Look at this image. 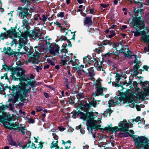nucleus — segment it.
Here are the masks:
<instances>
[{
	"instance_id": "obj_1",
	"label": "nucleus",
	"mask_w": 149,
	"mask_h": 149,
	"mask_svg": "<svg viewBox=\"0 0 149 149\" xmlns=\"http://www.w3.org/2000/svg\"><path fill=\"white\" fill-rule=\"evenodd\" d=\"M78 114L80 116V118L84 120H86L87 125L93 129L97 130L100 128L101 125H99L101 122L100 119L98 118L97 120H95L96 116L95 115L93 112H88L85 114L84 113L78 111Z\"/></svg>"
},
{
	"instance_id": "obj_2",
	"label": "nucleus",
	"mask_w": 149,
	"mask_h": 149,
	"mask_svg": "<svg viewBox=\"0 0 149 149\" xmlns=\"http://www.w3.org/2000/svg\"><path fill=\"white\" fill-rule=\"evenodd\" d=\"M20 77H21L18 78L21 82L19 84L20 85L14 86L13 88V91H16V95L18 97L22 98L26 97V94L29 92V89L27 88V85L23 81H26L29 80V79L24 74Z\"/></svg>"
},
{
	"instance_id": "obj_3",
	"label": "nucleus",
	"mask_w": 149,
	"mask_h": 149,
	"mask_svg": "<svg viewBox=\"0 0 149 149\" xmlns=\"http://www.w3.org/2000/svg\"><path fill=\"white\" fill-rule=\"evenodd\" d=\"M126 131H123L119 133L121 137H128L129 136H132L135 142V145L139 149H149V145L148 144L147 139L144 137H136L135 135H132Z\"/></svg>"
},
{
	"instance_id": "obj_4",
	"label": "nucleus",
	"mask_w": 149,
	"mask_h": 149,
	"mask_svg": "<svg viewBox=\"0 0 149 149\" xmlns=\"http://www.w3.org/2000/svg\"><path fill=\"white\" fill-rule=\"evenodd\" d=\"M142 10L139 8L133 9L134 14H131L132 17L131 23L133 28H148L145 26V22L141 17V12Z\"/></svg>"
},
{
	"instance_id": "obj_5",
	"label": "nucleus",
	"mask_w": 149,
	"mask_h": 149,
	"mask_svg": "<svg viewBox=\"0 0 149 149\" xmlns=\"http://www.w3.org/2000/svg\"><path fill=\"white\" fill-rule=\"evenodd\" d=\"M38 31V30H35V29H34L32 31L28 30L24 33H22L20 31V33H19L18 32L16 31L15 29H11L10 30L7 31V33L8 35L13 36L14 37H16L18 35H20L24 38V39L26 38V41H27V37L28 36L33 37L38 36L39 35Z\"/></svg>"
},
{
	"instance_id": "obj_6",
	"label": "nucleus",
	"mask_w": 149,
	"mask_h": 149,
	"mask_svg": "<svg viewBox=\"0 0 149 149\" xmlns=\"http://www.w3.org/2000/svg\"><path fill=\"white\" fill-rule=\"evenodd\" d=\"M144 29H134L132 30V33H134V36L135 37L138 36L140 35H142L141 40L144 42H146L148 43V48L145 47L144 49V52L146 53V52H149V34L148 37L146 34L147 33H148V30L146 29L144 30ZM149 55V53H148Z\"/></svg>"
},
{
	"instance_id": "obj_7",
	"label": "nucleus",
	"mask_w": 149,
	"mask_h": 149,
	"mask_svg": "<svg viewBox=\"0 0 149 149\" xmlns=\"http://www.w3.org/2000/svg\"><path fill=\"white\" fill-rule=\"evenodd\" d=\"M26 38H20L19 43L18 44L16 43V40L12 39L7 42L6 44L8 46H10L12 48V49L20 52L19 51L22 48V47L26 43Z\"/></svg>"
},
{
	"instance_id": "obj_8",
	"label": "nucleus",
	"mask_w": 149,
	"mask_h": 149,
	"mask_svg": "<svg viewBox=\"0 0 149 149\" xmlns=\"http://www.w3.org/2000/svg\"><path fill=\"white\" fill-rule=\"evenodd\" d=\"M26 4V6H19L18 7L17 10H20L19 15L24 16L26 17L28 15H30L29 12V7L30 5L32 3V1H31L29 0H27Z\"/></svg>"
},
{
	"instance_id": "obj_9",
	"label": "nucleus",
	"mask_w": 149,
	"mask_h": 149,
	"mask_svg": "<svg viewBox=\"0 0 149 149\" xmlns=\"http://www.w3.org/2000/svg\"><path fill=\"white\" fill-rule=\"evenodd\" d=\"M119 52L120 53H123L125 57H129L132 58H133V57L134 56L135 58L134 63H136V64H139L140 63V61H139L138 59L137 58L136 55L133 54L129 50L128 48L123 47L120 50Z\"/></svg>"
},
{
	"instance_id": "obj_10",
	"label": "nucleus",
	"mask_w": 149,
	"mask_h": 149,
	"mask_svg": "<svg viewBox=\"0 0 149 149\" xmlns=\"http://www.w3.org/2000/svg\"><path fill=\"white\" fill-rule=\"evenodd\" d=\"M10 126H12L15 127H16V128H14V130H16L17 129L18 130L22 133L23 134L25 135L26 138H28V137L29 138H30V136L31 135V133L30 132L27 131L25 129V127H21L19 126L17 124H16L15 123H13L11 124L10 125Z\"/></svg>"
},
{
	"instance_id": "obj_11",
	"label": "nucleus",
	"mask_w": 149,
	"mask_h": 149,
	"mask_svg": "<svg viewBox=\"0 0 149 149\" xmlns=\"http://www.w3.org/2000/svg\"><path fill=\"white\" fill-rule=\"evenodd\" d=\"M25 70L22 68H15L13 70V78L15 77V75L17 77H20L23 76L25 73ZM15 80H18L17 78H15Z\"/></svg>"
},
{
	"instance_id": "obj_12",
	"label": "nucleus",
	"mask_w": 149,
	"mask_h": 149,
	"mask_svg": "<svg viewBox=\"0 0 149 149\" xmlns=\"http://www.w3.org/2000/svg\"><path fill=\"white\" fill-rule=\"evenodd\" d=\"M100 85L101 84L99 82L96 84L95 85L96 91L93 93V95L95 96L102 95L104 91L105 90H106V88L102 87Z\"/></svg>"
},
{
	"instance_id": "obj_13",
	"label": "nucleus",
	"mask_w": 149,
	"mask_h": 149,
	"mask_svg": "<svg viewBox=\"0 0 149 149\" xmlns=\"http://www.w3.org/2000/svg\"><path fill=\"white\" fill-rule=\"evenodd\" d=\"M118 126L121 128L122 131H128L129 124L126 120L121 121L118 124Z\"/></svg>"
},
{
	"instance_id": "obj_14",
	"label": "nucleus",
	"mask_w": 149,
	"mask_h": 149,
	"mask_svg": "<svg viewBox=\"0 0 149 149\" xmlns=\"http://www.w3.org/2000/svg\"><path fill=\"white\" fill-rule=\"evenodd\" d=\"M8 143L10 145L12 146H18L19 147L22 146V142L21 141L15 142L12 138L11 136L9 135L8 139Z\"/></svg>"
},
{
	"instance_id": "obj_15",
	"label": "nucleus",
	"mask_w": 149,
	"mask_h": 149,
	"mask_svg": "<svg viewBox=\"0 0 149 149\" xmlns=\"http://www.w3.org/2000/svg\"><path fill=\"white\" fill-rule=\"evenodd\" d=\"M19 16L22 18L23 19L22 20V23L23 24L22 25L23 26V28H30L29 26V23L28 22V20L29 19L27 18L28 16L29 15H27L26 17L24 16H21V15H19L20 12L19 13Z\"/></svg>"
},
{
	"instance_id": "obj_16",
	"label": "nucleus",
	"mask_w": 149,
	"mask_h": 149,
	"mask_svg": "<svg viewBox=\"0 0 149 149\" xmlns=\"http://www.w3.org/2000/svg\"><path fill=\"white\" fill-rule=\"evenodd\" d=\"M59 47L56 45H55L53 47H50L49 49L50 53L54 56L58 55L59 53Z\"/></svg>"
},
{
	"instance_id": "obj_17",
	"label": "nucleus",
	"mask_w": 149,
	"mask_h": 149,
	"mask_svg": "<svg viewBox=\"0 0 149 149\" xmlns=\"http://www.w3.org/2000/svg\"><path fill=\"white\" fill-rule=\"evenodd\" d=\"M35 48V51L34 55L36 56H39L41 54L43 53L44 48L42 45L36 47Z\"/></svg>"
},
{
	"instance_id": "obj_18",
	"label": "nucleus",
	"mask_w": 149,
	"mask_h": 149,
	"mask_svg": "<svg viewBox=\"0 0 149 149\" xmlns=\"http://www.w3.org/2000/svg\"><path fill=\"white\" fill-rule=\"evenodd\" d=\"M92 17H86L84 20V25H86V26L88 27L93 25V22L92 20Z\"/></svg>"
},
{
	"instance_id": "obj_19",
	"label": "nucleus",
	"mask_w": 149,
	"mask_h": 149,
	"mask_svg": "<svg viewBox=\"0 0 149 149\" xmlns=\"http://www.w3.org/2000/svg\"><path fill=\"white\" fill-rule=\"evenodd\" d=\"M12 49L9 47L7 48L5 47L3 49V50L5 52L4 53L5 54H7L10 56H15L16 55L17 52L16 51H13Z\"/></svg>"
},
{
	"instance_id": "obj_20",
	"label": "nucleus",
	"mask_w": 149,
	"mask_h": 149,
	"mask_svg": "<svg viewBox=\"0 0 149 149\" xmlns=\"http://www.w3.org/2000/svg\"><path fill=\"white\" fill-rule=\"evenodd\" d=\"M25 146L28 149H35L36 148L35 144L31 143L30 141H29Z\"/></svg>"
},
{
	"instance_id": "obj_21",
	"label": "nucleus",
	"mask_w": 149,
	"mask_h": 149,
	"mask_svg": "<svg viewBox=\"0 0 149 149\" xmlns=\"http://www.w3.org/2000/svg\"><path fill=\"white\" fill-rule=\"evenodd\" d=\"M61 31L65 35H68L69 36L72 35L73 34V33L70 30L66 29H61Z\"/></svg>"
},
{
	"instance_id": "obj_22",
	"label": "nucleus",
	"mask_w": 149,
	"mask_h": 149,
	"mask_svg": "<svg viewBox=\"0 0 149 149\" xmlns=\"http://www.w3.org/2000/svg\"><path fill=\"white\" fill-rule=\"evenodd\" d=\"M58 140L53 141L51 144V148L52 149L55 148V149H59V146H58Z\"/></svg>"
},
{
	"instance_id": "obj_23",
	"label": "nucleus",
	"mask_w": 149,
	"mask_h": 149,
	"mask_svg": "<svg viewBox=\"0 0 149 149\" xmlns=\"http://www.w3.org/2000/svg\"><path fill=\"white\" fill-rule=\"evenodd\" d=\"M101 62H98L96 60H95V66L97 68V69L98 70H101L102 69V67Z\"/></svg>"
},
{
	"instance_id": "obj_24",
	"label": "nucleus",
	"mask_w": 149,
	"mask_h": 149,
	"mask_svg": "<svg viewBox=\"0 0 149 149\" xmlns=\"http://www.w3.org/2000/svg\"><path fill=\"white\" fill-rule=\"evenodd\" d=\"M116 101L117 100L116 99L109 100L108 102L109 106V107H114L118 103L116 102Z\"/></svg>"
},
{
	"instance_id": "obj_25",
	"label": "nucleus",
	"mask_w": 149,
	"mask_h": 149,
	"mask_svg": "<svg viewBox=\"0 0 149 149\" xmlns=\"http://www.w3.org/2000/svg\"><path fill=\"white\" fill-rule=\"evenodd\" d=\"M62 144H64L65 149H69L70 147V143L71 141H68L65 142L64 141L62 140Z\"/></svg>"
},
{
	"instance_id": "obj_26",
	"label": "nucleus",
	"mask_w": 149,
	"mask_h": 149,
	"mask_svg": "<svg viewBox=\"0 0 149 149\" xmlns=\"http://www.w3.org/2000/svg\"><path fill=\"white\" fill-rule=\"evenodd\" d=\"M64 49L61 50L60 52H59L58 56H59L62 57V58H65L66 57V53L64 51Z\"/></svg>"
},
{
	"instance_id": "obj_27",
	"label": "nucleus",
	"mask_w": 149,
	"mask_h": 149,
	"mask_svg": "<svg viewBox=\"0 0 149 149\" xmlns=\"http://www.w3.org/2000/svg\"><path fill=\"white\" fill-rule=\"evenodd\" d=\"M82 71H83L84 73L85 74H87L88 72V68H87V65H82Z\"/></svg>"
},
{
	"instance_id": "obj_28",
	"label": "nucleus",
	"mask_w": 149,
	"mask_h": 149,
	"mask_svg": "<svg viewBox=\"0 0 149 149\" xmlns=\"http://www.w3.org/2000/svg\"><path fill=\"white\" fill-rule=\"evenodd\" d=\"M97 45L99 46L98 48L101 52H103L105 49V47L104 45L102 44V42L97 43Z\"/></svg>"
},
{
	"instance_id": "obj_29",
	"label": "nucleus",
	"mask_w": 149,
	"mask_h": 149,
	"mask_svg": "<svg viewBox=\"0 0 149 149\" xmlns=\"http://www.w3.org/2000/svg\"><path fill=\"white\" fill-rule=\"evenodd\" d=\"M102 43L104 45H112V43L110 42V41L108 40H106L103 41Z\"/></svg>"
},
{
	"instance_id": "obj_30",
	"label": "nucleus",
	"mask_w": 149,
	"mask_h": 149,
	"mask_svg": "<svg viewBox=\"0 0 149 149\" xmlns=\"http://www.w3.org/2000/svg\"><path fill=\"white\" fill-rule=\"evenodd\" d=\"M110 34L109 35L108 37L109 38H111L114 37L115 35V33L113 31H110Z\"/></svg>"
},
{
	"instance_id": "obj_31",
	"label": "nucleus",
	"mask_w": 149,
	"mask_h": 149,
	"mask_svg": "<svg viewBox=\"0 0 149 149\" xmlns=\"http://www.w3.org/2000/svg\"><path fill=\"white\" fill-rule=\"evenodd\" d=\"M96 12V10L94 8H92L90 9L88 13L90 14L94 15V13H95Z\"/></svg>"
},
{
	"instance_id": "obj_32",
	"label": "nucleus",
	"mask_w": 149,
	"mask_h": 149,
	"mask_svg": "<svg viewBox=\"0 0 149 149\" xmlns=\"http://www.w3.org/2000/svg\"><path fill=\"white\" fill-rule=\"evenodd\" d=\"M65 84L67 89H68L70 88V84H69L68 79H65Z\"/></svg>"
},
{
	"instance_id": "obj_33",
	"label": "nucleus",
	"mask_w": 149,
	"mask_h": 149,
	"mask_svg": "<svg viewBox=\"0 0 149 149\" xmlns=\"http://www.w3.org/2000/svg\"><path fill=\"white\" fill-rule=\"evenodd\" d=\"M42 19L41 17H40L39 19L40 20H42L43 22H45L47 20V17H46L45 15H42Z\"/></svg>"
},
{
	"instance_id": "obj_34",
	"label": "nucleus",
	"mask_w": 149,
	"mask_h": 149,
	"mask_svg": "<svg viewBox=\"0 0 149 149\" xmlns=\"http://www.w3.org/2000/svg\"><path fill=\"white\" fill-rule=\"evenodd\" d=\"M60 64L61 65H64L67 64L66 61L62 59L60 62Z\"/></svg>"
},
{
	"instance_id": "obj_35",
	"label": "nucleus",
	"mask_w": 149,
	"mask_h": 149,
	"mask_svg": "<svg viewBox=\"0 0 149 149\" xmlns=\"http://www.w3.org/2000/svg\"><path fill=\"white\" fill-rule=\"evenodd\" d=\"M64 13L63 12H60V13H58L57 16L61 18L63 17L64 16Z\"/></svg>"
},
{
	"instance_id": "obj_36",
	"label": "nucleus",
	"mask_w": 149,
	"mask_h": 149,
	"mask_svg": "<svg viewBox=\"0 0 149 149\" xmlns=\"http://www.w3.org/2000/svg\"><path fill=\"white\" fill-rule=\"evenodd\" d=\"M88 73H89V76L92 77L91 79L92 80L93 78V76L95 75L94 72L88 71Z\"/></svg>"
},
{
	"instance_id": "obj_37",
	"label": "nucleus",
	"mask_w": 149,
	"mask_h": 149,
	"mask_svg": "<svg viewBox=\"0 0 149 149\" xmlns=\"http://www.w3.org/2000/svg\"><path fill=\"white\" fill-rule=\"evenodd\" d=\"M82 65H81L80 66H77L76 67H74L75 68V69L77 70V72H78V71H82Z\"/></svg>"
},
{
	"instance_id": "obj_38",
	"label": "nucleus",
	"mask_w": 149,
	"mask_h": 149,
	"mask_svg": "<svg viewBox=\"0 0 149 149\" xmlns=\"http://www.w3.org/2000/svg\"><path fill=\"white\" fill-rule=\"evenodd\" d=\"M70 63L74 67H76L78 65V64L75 61H74L72 60Z\"/></svg>"
},
{
	"instance_id": "obj_39",
	"label": "nucleus",
	"mask_w": 149,
	"mask_h": 149,
	"mask_svg": "<svg viewBox=\"0 0 149 149\" xmlns=\"http://www.w3.org/2000/svg\"><path fill=\"white\" fill-rule=\"evenodd\" d=\"M67 40L66 37L64 36H61L59 38V40L61 41H66Z\"/></svg>"
},
{
	"instance_id": "obj_40",
	"label": "nucleus",
	"mask_w": 149,
	"mask_h": 149,
	"mask_svg": "<svg viewBox=\"0 0 149 149\" xmlns=\"http://www.w3.org/2000/svg\"><path fill=\"white\" fill-rule=\"evenodd\" d=\"M100 6H102L103 8H105L106 7L109 6V4H106L102 3H101L100 4Z\"/></svg>"
},
{
	"instance_id": "obj_41",
	"label": "nucleus",
	"mask_w": 149,
	"mask_h": 149,
	"mask_svg": "<svg viewBox=\"0 0 149 149\" xmlns=\"http://www.w3.org/2000/svg\"><path fill=\"white\" fill-rule=\"evenodd\" d=\"M106 112L107 113H109V116H110L111 113L113 112V111L111 110L110 109H107Z\"/></svg>"
},
{
	"instance_id": "obj_42",
	"label": "nucleus",
	"mask_w": 149,
	"mask_h": 149,
	"mask_svg": "<svg viewBox=\"0 0 149 149\" xmlns=\"http://www.w3.org/2000/svg\"><path fill=\"white\" fill-rule=\"evenodd\" d=\"M96 101H92L90 103V104L93 105L94 107H95L96 105Z\"/></svg>"
},
{
	"instance_id": "obj_43",
	"label": "nucleus",
	"mask_w": 149,
	"mask_h": 149,
	"mask_svg": "<svg viewBox=\"0 0 149 149\" xmlns=\"http://www.w3.org/2000/svg\"><path fill=\"white\" fill-rule=\"evenodd\" d=\"M112 130H114V131H122L120 128H119L117 127H112Z\"/></svg>"
},
{
	"instance_id": "obj_44",
	"label": "nucleus",
	"mask_w": 149,
	"mask_h": 149,
	"mask_svg": "<svg viewBox=\"0 0 149 149\" xmlns=\"http://www.w3.org/2000/svg\"><path fill=\"white\" fill-rule=\"evenodd\" d=\"M104 130H105L110 131L111 130H112V127H105L104 128Z\"/></svg>"
},
{
	"instance_id": "obj_45",
	"label": "nucleus",
	"mask_w": 149,
	"mask_h": 149,
	"mask_svg": "<svg viewBox=\"0 0 149 149\" xmlns=\"http://www.w3.org/2000/svg\"><path fill=\"white\" fill-rule=\"evenodd\" d=\"M146 22L149 25V12L146 14Z\"/></svg>"
},
{
	"instance_id": "obj_46",
	"label": "nucleus",
	"mask_w": 149,
	"mask_h": 149,
	"mask_svg": "<svg viewBox=\"0 0 149 149\" xmlns=\"http://www.w3.org/2000/svg\"><path fill=\"white\" fill-rule=\"evenodd\" d=\"M94 52L97 54H99L101 52L98 47L97 48H96L95 49H94Z\"/></svg>"
},
{
	"instance_id": "obj_47",
	"label": "nucleus",
	"mask_w": 149,
	"mask_h": 149,
	"mask_svg": "<svg viewBox=\"0 0 149 149\" xmlns=\"http://www.w3.org/2000/svg\"><path fill=\"white\" fill-rule=\"evenodd\" d=\"M84 61L85 62H87L88 63L90 61V58L88 57L84 58L83 59Z\"/></svg>"
},
{
	"instance_id": "obj_48",
	"label": "nucleus",
	"mask_w": 149,
	"mask_h": 149,
	"mask_svg": "<svg viewBox=\"0 0 149 149\" xmlns=\"http://www.w3.org/2000/svg\"><path fill=\"white\" fill-rule=\"evenodd\" d=\"M53 136L56 141L58 140V136L55 133H53Z\"/></svg>"
},
{
	"instance_id": "obj_49",
	"label": "nucleus",
	"mask_w": 149,
	"mask_h": 149,
	"mask_svg": "<svg viewBox=\"0 0 149 149\" xmlns=\"http://www.w3.org/2000/svg\"><path fill=\"white\" fill-rule=\"evenodd\" d=\"M116 75L117 78L116 79V81L118 82L120 79V75L119 74H117Z\"/></svg>"
},
{
	"instance_id": "obj_50",
	"label": "nucleus",
	"mask_w": 149,
	"mask_h": 149,
	"mask_svg": "<svg viewBox=\"0 0 149 149\" xmlns=\"http://www.w3.org/2000/svg\"><path fill=\"white\" fill-rule=\"evenodd\" d=\"M54 24H56V25L58 27L60 28H63L61 26V24L59 23L58 22H56L54 23ZM63 28H65V27H63Z\"/></svg>"
},
{
	"instance_id": "obj_51",
	"label": "nucleus",
	"mask_w": 149,
	"mask_h": 149,
	"mask_svg": "<svg viewBox=\"0 0 149 149\" xmlns=\"http://www.w3.org/2000/svg\"><path fill=\"white\" fill-rule=\"evenodd\" d=\"M138 64H136V65H134V70H137L139 69V66Z\"/></svg>"
},
{
	"instance_id": "obj_52",
	"label": "nucleus",
	"mask_w": 149,
	"mask_h": 149,
	"mask_svg": "<svg viewBox=\"0 0 149 149\" xmlns=\"http://www.w3.org/2000/svg\"><path fill=\"white\" fill-rule=\"evenodd\" d=\"M113 54L115 55V53L112 54V53H108L105 55V56L106 57H108L109 56H111V55Z\"/></svg>"
},
{
	"instance_id": "obj_53",
	"label": "nucleus",
	"mask_w": 149,
	"mask_h": 149,
	"mask_svg": "<svg viewBox=\"0 0 149 149\" xmlns=\"http://www.w3.org/2000/svg\"><path fill=\"white\" fill-rule=\"evenodd\" d=\"M128 102H131L132 103L131 105V107H134V102H133V100L132 99H130L129 100V101H128Z\"/></svg>"
},
{
	"instance_id": "obj_54",
	"label": "nucleus",
	"mask_w": 149,
	"mask_h": 149,
	"mask_svg": "<svg viewBox=\"0 0 149 149\" xmlns=\"http://www.w3.org/2000/svg\"><path fill=\"white\" fill-rule=\"evenodd\" d=\"M66 60L67 61H69L70 63L71 62V61H72V58H70L69 56H66L65 58Z\"/></svg>"
},
{
	"instance_id": "obj_55",
	"label": "nucleus",
	"mask_w": 149,
	"mask_h": 149,
	"mask_svg": "<svg viewBox=\"0 0 149 149\" xmlns=\"http://www.w3.org/2000/svg\"><path fill=\"white\" fill-rule=\"evenodd\" d=\"M43 143H41L39 144V146L38 147V149H42L43 146L42 145Z\"/></svg>"
},
{
	"instance_id": "obj_56",
	"label": "nucleus",
	"mask_w": 149,
	"mask_h": 149,
	"mask_svg": "<svg viewBox=\"0 0 149 149\" xmlns=\"http://www.w3.org/2000/svg\"><path fill=\"white\" fill-rule=\"evenodd\" d=\"M4 9L2 8V5H1V7L0 8V12H1V14H2L4 11Z\"/></svg>"
},
{
	"instance_id": "obj_57",
	"label": "nucleus",
	"mask_w": 149,
	"mask_h": 149,
	"mask_svg": "<svg viewBox=\"0 0 149 149\" xmlns=\"http://www.w3.org/2000/svg\"><path fill=\"white\" fill-rule=\"evenodd\" d=\"M123 84L124 85H126V86H128L130 84L129 83H127L126 81H125L124 82H123Z\"/></svg>"
},
{
	"instance_id": "obj_58",
	"label": "nucleus",
	"mask_w": 149,
	"mask_h": 149,
	"mask_svg": "<svg viewBox=\"0 0 149 149\" xmlns=\"http://www.w3.org/2000/svg\"><path fill=\"white\" fill-rule=\"evenodd\" d=\"M28 120L29 123H34L35 121L32 118H29L28 119Z\"/></svg>"
},
{
	"instance_id": "obj_59",
	"label": "nucleus",
	"mask_w": 149,
	"mask_h": 149,
	"mask_svg": "<svg viewBox=\"0 0 149 149\" xmlns=\"http://www.w3.org/2000/svg\"><path fill=\"white\" fill-rule=\"evenodd\" d=\"M77 73L78 75L80 76L83 75V72L82 71H78V72H77Z\"/></svg>"
},
{
	"instance_id": "obj_60",
	"label": "nucleus",
	"mask_w": 149,
	"mask_h": 149,
	"mask_svg": "<svg viewBox=\"0 0 149 149\" xmlns=\"http://www.w3.org/2000/svg\"><path fill=\"white\" fill-rule=\"evenodd\" d=\"M140 117H137L136 119H134L133 120V121H135L136 122H138L139 120H140Z\"/></svg>"
},
{
	"instance_id": "obj_61",
	"label": "nucleus",
	"mask_w": 149,
	"mask_h": 149,
	"mask_svg": "<svg viewBox=\"0 0 149 149\" xmlns=\"http://www.w3.org/2000/svg\"><path fill=\"white\" fill-rule=\"evenodd\" d=\"M36 110L37 111H40L42 110V109L40 107H38L36 108Z\"/></svg>"
},
{
	"instance_id": "obj_62",
	"label": "nucleus",
	"mask_w": 149,
	"mask_h": 149,
	"mask_svg": "<svg viewBox=\"0 0 149 149\" xmlns=\"http://www.w3.org/2000/svg\"><path fill=\"white\" fill-rule=\"evenodd\" d=\"M58 128L61 131H63L65 129V128L62 127H59Z\"/></svg>"
},
{
	"instance_id": "obj_63",
	"label": "nucleus",
	"mask_w": 149,
	"mask_h": 149,
	"mask_svg": "<svg viewBox=\"0 0 149 149\" xmlns=\"http://www.w3.org/2000/svg\"><path fill=\"white\" fill-rule=\"evenodd\" d=\"M85 107L86 108V111H87L90 107V105L89 104H87L85 105Z\"/></svg>"
},
{
	"instance_id": "obj_64",
	"label": "nucleus",
	"mask_w": 149,
	"mask_h": 149,
	"mask_svg": "<svg viewBox=\"0 0 149 149\" xmlns=\"http://www.w3.org/2000/svg\"><path fill=\"white\" fill-rule=\"evenodd\" d=\"M66 41L68 44V46H69L70 47H71V42H70V41L69 40H66Z\"/></svg>"
}]
</instances>
